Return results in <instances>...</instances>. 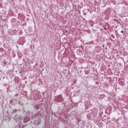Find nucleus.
<instances>
[{
	"label": "nucleus",
	"mask_w": 128,
	"mask_h": 128,
	"mask_svg": "<svg viewBox=\"0 0 128 128\" xmlns=\"http://www.w3.org/2000/svg\"><path fill=\"white\" fill-rule=\"evenodd\" d=\"M121 33H122V34H124V30H122V31H121Z\"/></svg>",
	"instance_id": "1"
}]
</instances>
